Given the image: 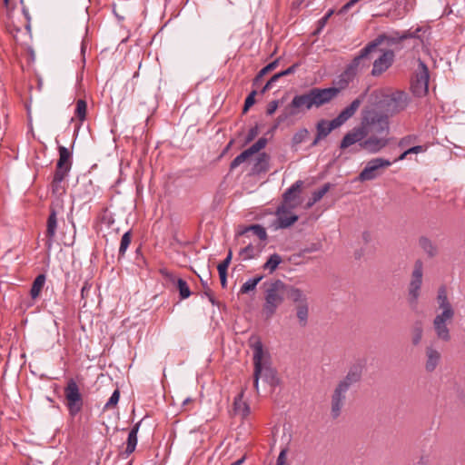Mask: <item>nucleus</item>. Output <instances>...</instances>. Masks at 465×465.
Masks as SVG:
<instances>
[{
    "label": "nucleus",
    "instance_id": "nucleus-1",
    "mask_svg": "<svg viewBox=\"0 0 465 465\" xmlns=\"http://www.w3.org/2000/svg\"><path fill=\"white\" fill-rule=\"evenodd\" d=\"M430 35V28L425 26H418L414 30L409 29L402 32L383 33L367 44L354 58H367L373 52L381 54L379 58H394L395 51L407 45H411L417 53L421 49L424 55L431 56L427 46Z\"/></svg>",
    "mask_w": 465,
    "mask_h": 465
},
{
    "label": "nucleus",
    "instance_id": "nucleus-2",
    "mask_svg": "<svg viewBox=\"0 0 465 465\" xmlns=\"http://www.w3.org/2000/svg\"><path fill=\"white\" fill-rule=\"evenodd\" d=\"M338 94L339 89L335 87H313L303 94L294 95L291 103L277 117V123L273 128H277L279 124L283 123L290 117L295 116L301 113H305L312 107L319 108L330 103Z\"/></svg>",
    "mask_w": 465,
    "mask_h": 465
},
{
    "label": "nucleus",
    "instance_id": "nucleus-3",
    "mask_svg": "<svg viewBox=\"0 0 465 465\" xmlns=\"http://www.w3.org/2000/svg\"><path fill=\"white\" fill-rule=\"evenodd\" d=\"M363 367L361 364L351 365L346 375L338 381L331 394V417L333 420L338 419L347 401V392L352 385L361 381Z\"/></svg>",
    "mask_w": 465,
    "mask_h": 465
},
{
    "label": "nucleus",
    "instance_id": "nucleus-4",
    "mask_svg": "<svg viewBox=\"0 0 465 465\" xmlns=\"http://www.w3.org/2000/svg\"><path fill=\"white\" fill-rule=\"evenodd\" d=\"M264 287V303L262 313L266 320L271 319L277 309L283 303L287 292V284L281 280L266 282Z\"/></svg>",
    "mask_w": 465,
    "mask_h": 465
},
{
    "label": "nucleus",
    "instance_id": "nucleus-5",
    "mask_svg": "<svg viewBox=\"0 0 465 465\" xmlns=\"http://www.w3.org/2000/svg\"><path fill=\"white\" fill-rule=\"evenodd\" d=\"M361 126L366 136L369 134L387 136L389 134L388 116L375 108L365 109L362 112Z\"/></svg>",
    "mask_w": 465,
    "mask_h": 465
},
{
    "label": "nucleus",
    "instance_id": "nucleus-6",
    "mask_svg": "<svg viewBox=\"0 0 465 465\" xmlns=\"http://www.w3.org/2000/svg\"><path fill=\"white\" fill-rule=\"evenodd\" d=\"M423 262L420 259L414 262L407 294V302L411 310H416L419 304L423 282Z\"/></svg>",
    "mask_w": 465,
    "mask_h": 465
},
{
    "label": "nucleus",
    "instance_id": "nucleus-7",
    "mask_svg": "<svg viewBox=\"0 0 465 465\" xmlns=\"http://www.w3.org/2000/svg\"><path fill=\"white\" fill-rule=\"evenodd\" d=\"M65 406L71 418L76 417L83 410L84 399L79 386L74 379H69L64 389Z\"/></svg>",
    "mask_w": 465,
    "mask_h": 465
},
{
    "label": "nucleus",
    "instance_id": "nucleus-8",
    "mask_svg": "<svg viewBox=\"0 0 465 465\" xmlns=\"http://www.w3.org/2000/svg\"><path fill=\"white\" fill-rule=\"evenodd\" d=\"M429 69L422 60H419L418 72L415 78L411 81V89L417 97L427 94L429 90Z\"/></svg>",
    "mask_w": 465,
    "mask_h": 465
},
{
    "label": "nucleus",
    "instance_id": "nucleus-9",
    "mask_svg": "<svg viewBox=\"0 0 465 465\" xmlns=\"http://www.w3.org/2000/svg\"><path fill=\"white\" fill-rule=\"evenodd\" d=\"M392 164V162L384 158L370 160L364 169L360 173L358 179L361 182L371 181L381 174V170Z\"/></svg>",
    "mask_w": 465,
    "mask_h": 465
},
{
    "label": "nucleus",
    "instance_id": "nucleus-10",
    "mask_svg": "<svg viewBox=\"0 0 465 465\" xmlns=\"http://www.w3.org/2000/svg\"><path fill=\"white\" fill-rule=\"evenodd\" d=\"M250 346L253 351V387L259 393V380L262 375L261 357L263 356V345L260 338L252 336L249 340Z\"/></svg>",
    "mask_w": 465,
    "mask_h": 465
},
{
    "label": "nucleus",
    "instance_id": "nucleus-11",
    "mask_svg": "<svg viewBox=\"0 0 465 465\" xmlns=\"http://www.w3.org/2000/svg\"><path fill=\"white\" fill-rule=\"evenodd\" d=\"M455 316L436 314L432 321L433 330L436 337L444 342H449L451 339L449 324H450Z\"/></svg>",
    "mask_w": 465,
    "mask_h": 465
},
{
    "label": "nucleus",
    "instance_id": "nucleus-12",
    "mask_svg": "<svg viewBox=\"0 0 465 465\" xmlns=\"http://www.w3.org/2000/svg\"><path fill=\"white\" fill-rule=\"evenodd\" d=\"M364 64H361V60H352V62L346 67V69L338 76L336 84L339 93L341 90L346 88L348 84L352 82L359 71H361Z\"/></svg>",
    "mask_w": 465,
    "mask_h": 465
},
{
    "label": "nucleus",
    "instance_id": "nucleus-13",
    "mask_svg": "<svg viewBox=\"0 0 465 465\" xmlns=\"http://www.w3.org/2000/svg\"><path fill=\"white\" fill-rule=\"evenodd\" d=\"M275 214L277 219L272 223V226L274 227V229L289 228L299 219L298 215L290 213L286 209L285 204L280 205L277 208Z\"/></svg>",
    "mask_w": 465,
    "mask_h": 465
},
{
    "label": "nucleus",
    "instance_id": "nucleus-14",
    "mask_svg": "<svg viewBox=\"0 0 465 465\" xmlns=\"http://www.w3.org/2000/svg\"><path fill=\"white\" fill-rule=\"evenodd\" d=\"M436 302L440 311L438 314L455 316V309L450 302L448 295V290L445 285H440L437 290Z\"/></svg>",
    "mask_w": 465,
    "mask_h": 465
},
{
    "label": "nucleus",
    "instance_id": "nucleus-15",
    "mask_svg": "<svg viewBox=\"0 0 465 465\" xmlns=\"http://www.w3.org/2000/svg\"><path fill=\"white\" fill-rule=\"evenodd\" d=\"M389 141L384 135L369 134L360 143V147L370 153H376L382 150Z\"/></svg>",
    "mask_w": 465,
    "mask_h": 465
},
{
    "label": "nucleus",
    "instance_id": "nucleus-16",
    "mask_svg": "<svg viewBox=\"0 0 465 465\" xmlns=\"http://www.w3.org/2000/svg\"><path fill=\"white\" fill-rule=\"evenodd\" d=\"M58 153L59 158L56 163L54 173L67 176L73 164V153L63 145L58 146Z\"/></svg>",
    "mask_w": 465,
    "mask_h": 465
},
{
    "label": "nucleus",
    "instance_id": "nucleus-17",
    "mask_svg": "<svg viewBox=\"0 0 465 465\" xmlns=\"http://www.w3.org/2000/svg\"><path fill=\"white\" fill-rule=\"evenodd\" d=\"M261 369L262 375L261 378L263 379L265 382H267L272 389L276 388L280 385L281 380L278 376L277 371L271 366V364L263 361V356L261 357Z\"/></svg>",
    "mask_w": 465,
    "mask_h": 465
},
{
    "label": "nucleus",
    "instance_id": "nucleus-18",
    "mask_svg": "<svg viewBox=\"0 0 465 465\" xmlns=\"http://www.w3.org/2000/svg\"><path fill=\"white\" fill-rule=\"evenodd\" d=\"M388 98V106L391 107V113L404 110L409 104L408 94L403 91L393 92Z\"/></svg>",
    "mask_w": 465,
    "mask_h": 465
},
{
    "label": "nucleus",
    "instance_id": "nucleus-19",
    "mask_svg": "<svg viewBox=\"0 0 465 465\" xmlns=\"http://www.w3.org/2000/svg\"><path fill=\"white\" fill-rule=\"evenodd\" d=\"M440 360V352L432 344L426 346L424 368L427 372H433L439 366Z\"/></svg>",
    "mask_w": 465,
    "mask_h": 465
},
{
    "label": "nucleus",
    "instance_id": "nucleus-20",
    "mask_svg": "<svg viewBox=\"0 0 465 465\" xmlns=\"http://www.w3.org/2000/svg\"><path fill=\"white\" fill-rule=\"evenodd\" d=\"M366 137L367 136L361 125L359 127H355L343 136L340 148L346 149L356 143H359L360 144Z\"/></svg>",
    "mask_w": 465,
    "mask_h": 465
},
{
    "label": "nucleus",
    "instance_id": "nucleus-21",
    "mask_svg": "<svg viewBox=\"0 0 465 465\" xmlns=\"http://www.w3.org/2000/svg\"><path fill=\"white\" fill-rule=\"evenodd\" d=\"M57 210L55 208V205L52 203L50 205V214L47 219V224H46V237L48 247L52 245V242L55 236L56 230H57Z\"/></svg>",
    "mask_w": 465,
    "mask_h": 465
},
{
    "label": "nucleus",
    "instance_id": "nucleus-22",
    "mask_svg": "<svg viewBox=\"0 0 465 465\" xmlns=\"http://www.w3.org/2000/svg\"><path fill=\"white\" fill-rule=\"evenodd\" d=\"M162 272L169 279V281L176 284L181 299L183 300L190 297L192 292L190 291L188 283L183 279H176L172 273L167 272H165L163 271Z\"/></svg>",
    "mask_w": 465,
    "mask_h": 465
},
{
    "label": "nucleus",
    "instance_id": "nucleus-23",
    "mask_svg": "<svg viewBox=\"0 0 465 465\" xmlns=\"http://www.w3.org/2000/svg\"><path fill=\"white\" fill-rule=\"evenodd\" d=\"M249 232H252L254 235H256L262 241H265L267 239L266 230L261 224H252V225L246 226V227L242 228V230H240L237 232V235L248 237Z\"/></svg>",
    "mask_w": 465,
    "mask_h": 465
},
{
    "label": "nucleus",
    "instance_id": "nucleus-24",
    "mask_svg": "<svg viewBox=\"0 0 465 465\" xmlns=\"http://www.w3.org/2000/svg\"><path fill=\"white\" fill-rule=\"evenodd\" d=\"M419 245L429 258L437 256L439 250L435 242L426 236L419 238Z\"/></svg>",
    "mask_w": 465,
    "mask_h": 465
},
{
    "label": "nucleus",
    "instance_id": "nucleus-25",
    "mask_svg": "<svg viewBox=\"0 0 465 465\" xmlns=\"http://www.w3.org/2000/svg\"><path fill=\"white\" fill-rule=\"evenodd\" d=\"M232 257V252L230 250L226 258L221 263H219L217 266V270H218L219 277H220V281H221V285L223 289H225L227 287V270L231 263Z\"/></svg>",
    "mask_w": 465,
    "mask_h": 465
},
{
    "label": "nucleus",
    "instance_id": "nucleus-26",
    "mask_svg": "<svg viewBox=\"0 0 465 465\" xmlns=\"http://www.w3.org/2000/svg\"><path fill=\"white\" fill-rule=\"evenodd\" d=\"M243 394L244 391L242 390L234 399L233 406L235 413L245 418L250 414V406L247 402L242 401Z\"/></svg>",
    "mask_w": 465,
    "mask_h": 465
},
{
    "label": "nucleus",
    "instance_id": "nucleus-27",
    "mask_svg": "<svg viewBox=\"0 0 465 465\" xmlns=\"http://www.w3.org/2000/svg\"><path fill=\"white\" fill-rule=\"evenodd\" d=\"M141 421L137 422L129 431L127 442H126V449L124 450V453L128 456L131 453H133L136 448L137 445V433L140 428Z\"/></svg>",
    "mask_w": 465,
    "mask_h": 465
},
{
    "label": "nucleus",
    "instance_id": "nucleus-28",
    "mask_svg": "<svg viewBox=\"0 0 465 465\" xmlns=\"http://www.w3.org/2000/svg\"><path fill=\"white\" fill-rule=\"evenodd\" d=\"M286 295L297 305L308 302L306 295L299 288L287 285Z\"/></svg>",
    "mask_w": 465,
    "mask_h": 465
},
{
    "label": "nucleus",
    "instance_id": "nucleus-29",
    "mask_svg": "<svg viewBox=\"0 0 465 465\" xmlns=\"http://www.w3.org/2000/svg\"><path fill=\"white\" fill-rule=\"evenodd\" d=\"M411 344L418 346L423 337V324L421 321H416L411 330Z\"/></svg>",
    "mask_w": 465,
    "mask_h": 465
},
{
    "label": "nucleus",
    "instance_id": "nucleus-30",
    "mask_svg": "<svg viewBox=\"0 0 465 465\" xmlns=\"http://www.w3.org/2000/svg\"><path fill=\"white\" fill-rule=\"evenodd\" d=\"M302 186V181L299 180L288 188L282 195L283 204L289 203L291 201L294 200L297 194L301 193Z\"/></svg>",
    "mask_w": 465,
    "mask_h": 465
},
{
    "label": "nucleus",
    "instance_id": "nucleus-31",
    "mask_svg": "<svg viewBox=\"0 0 465 465\" xmlns=\"http://www.w3.org/2000/svg\"><path fill=\"white\" fill-rule=\"evenodd\" d=\"M45 280H46V277L43 273L36 276V278L33 282V284H32V287L30 290V295H31L32 299L35 300L40 295L41 291L45 283Z\"/></svg>",
    "mask_w": 465,
    "mask_h": 465
},
{
    "label": "nucleus",
    "instance_id": "nucleus-32",
    "mask_svg": "<svg viewBox=\"0 0 465 465\" xmlns=\"http://www.w3.org/2000/svg\"><path fill=\"white\" fill-rule=\"evenodd\" d=\"M66 175L60 173H54L53 181L51 183L52 193L55 195H62L65 190L62 186V182L65 179Z\"/></svg>",
    "mask_w": 465,
    "mask_h": 465
},
{
    "label": "nucleus",
    "instance_id": "nucleus-33",
    "mask_svg": "<svg viewBox=\"0 0 465 465\" xmlns=\"http://www.w3.org/2000/svg\"><path fill=\"white\" fill-rule=\"evenodd\" d=\"M393 60H374L371 74L379 76L392 65Z\"/></svg>",
    "mask_w": 465,
    "mask_h": 465
},
{
    "label": "nucleus",
    "instance_id": "nucleus-34",
    "mask_svg": "<svg viewBox=\"0 0 465 465\" xmlns=\"http://www.w3.org/2000/svg\"><path fill=\"white\" fill-rule=\"evenodd\" d=\"M269 167V155L266 153H262L258 155L254 164V172L262 173L266 172Z\"/></svg>",
    "mask_w": 465,
    "mask_h": 465
},
{
    "label": "nucleus",
    "instance_id": "nucleus-35",
    "mask_svg": "<svg viewBox=\"0 0 465 465\" xmlns=\"http://www.w3.org/2000/svg\"><path fill=\"white\" fill-rule=\"evenodd\" d=\"M282 262L281 255L278 253L272 254L267 262L263 264L262 268L265 271H269L270 273L273 272L279 264Z\"/></svg>",
    "mask_w": 465,
    "mask_h": 465
},
{
    "label": "nucleus",
    "instance_id": "nucleus-36",
    "mask_svg": "<svg viewBox=\"0 0 465 465\" xmlns=\"http://www.w3.org/2000/svg\"><path fill=\"white\" fill-rule=\"evenodd\" d=\"M296 315L299 319L300 324L305 326L308 322L309 306L307 303L298 304L296 306Z\"/></svg>",
    "mask_w": 465,
    "mask_h": 465
},
{
    "label": "nucleus",
    "instance_id": "nucleus-37",
    "mask_svg": "<svg viewBox=\"0 0 465 465\" xmlns=\"http://www.w3.org/2000/svg\"><path fill=\"white\" fill-rule=\"evenodd\" d=\"M263 279V275H257L246 281L241 287V293H248L253 291L257 284Z\"/></svg>",
    "mask_w": 465,
    "mask_h": 465
},
{
    "label": "nucleus",
    "instance_id": "nucleus-38",
    "mask_svg": "<svg viewBox=\"0 0 465 465\" xmlns=\"http://www.w3.org/2000/svg\"><path fill=\"white\" fill-rule=\"evenodd\" d=\"M318 139H323L332 131L330 129L329 121L321 120L316 125Z\"/></svg>",
    "mask_w": 465,
    "mask_h": 465
},
{
    "label": "nucleus",
    "instance_id": "nucleus-39",
    "mask_svg": "<svg viewBox=\"0 0 465 465\" xmlns=\"http://www.w3.org/2000/svg\"><path fill=\"white\" fill-rule=\"evenodd\" d=\"M86 112H87V104L84 100L79 99L76 102V108L74 114L75 116L83 122L86 117Z\"/></svg>",
    "mask_w": 465,
    "mask_h": 465
},
{
    "label": "nucleus",
    "instance_id": "nucleus-40",
    "mask_svg": "<svg viewBox=\"0 0 465 465\" xmlns=\"http://www.w3.org/2000/svg\"><path fill=\"white\" fill-rule=\"evenodd\" d=\"M259 251H256L252 242H249L244 248L241 249L239 252L240 256L242 257L243 260L253 259Z\"/></svg>",
    "mask_w": 465,
    "mask_h": 465
},
{
    "label": "nucleus",
    "instance_id": "nucleus-41",
    "mask_svg": "<svg viewBox=\"0 0 465 465\" xmlns=\"http://www.w3.org/2000/svg\"><path fill=\"white\" fill-rule=\"evenodd\" d=\"M132 240V232L128 231L124 233L121 239L120 247H119V257H122L125 254L127 248L129 247Z\"/></svg>",
    "mask_w": 465,
    "mask_h": 465
},
{
    "label": "nucleus",
    "instance_id": "nucleus-42",
    "mask_svg": "<svg viewBox=\"0 0 465 465\" xmlns=\"http://www.w3.org/2000/svg\"><path fill=\"white\" fill-rule=\"evenodd\" d=\"M252 154L249 153V151L246 149L242 153H241L239 155H237L230 164V170H233L240 166L242 163H244L248 158H250Z\"/></svg>",
    "mask_w": 465,
    "mask_h": 465
},
{
    "label": "nucleus",
    "instance_id": "nucleus-43",
    "mask_svg": "<svg viewBox=\"0 0 465 465\" xmlns=\"http://www.w3.org/2000/svg\"><path fill=\"white\" fill-rule=\"evenodd\" d=\"M333 12L334 11L332 9H330L322 18L317 21L316 29L313 33L314 35H319L323 30L328 20L333 15Z\"/></svg>",
    "mask_w": 465,
    "mask_h": 465
},
{
    "label": "nucleus",
    "instance_id": "nucleus-44",
    "mask_svg": "<svg viewBox=\"0 0 465 465\" xmlns=\"http://www.w3.org/2000/svg\"><path fill=\"white\" fill-rule=\"evenodd\" d=\"M278 62L279 60H273L268 65L263 67L253 79V84H257L265 74H267V73L276 68V66L278 65Z\"/></svg>",
    "mask_w": 465,
    "mask_h": 465
},
{
    "label": "nucleus",
    "instance_id": "nucleus-45",
    "mask_svg": "<svg viewBox=\"0 0 465 465\" xmlns=\"http://www.w3.org/2000/svg\"><path fill=\"white\" fill-rule=\"evenodd\" d=\"M331 186L330 183H327L318 190H315L312 194L314 202H319L329 192Z\"/></svg>",
    "mask_w": 465,
    "mask_h": 465
},
{
    "label": "nucleus",
    "instance_id": "nucleus-46",
    "mask_svg": "<svg viewBox=\"0 0 465 465\" xmlns=\"http://www.w3.org/2000/svg\"><path fill=\"white\" fill-rule=\"evenodd\" d=\"M309 132L307 129L303 128L296 132L292 139V143L293 145H298L302 143L308 136Z\"/></svg>",
    "mask_w": 465,
    "mask_h": 465
},
{
    "label": "nucleus",
    "instance_id": "nucleus-47",
    "mask_svg": "<svg viewBox=\"0 0 465 465\" xmlns=\"http://www.w3.org/2000/svg\"><path fill=\"white\" fill-rule=\"evenodd\" d=\"M267 144V139L264 137H261L255 142L252 146H250L247 150L249 153L253 155L258 153L260 150L263 149Z\"/></svg>",
    "mask_w": 465,
    "mask_h": 465
},
{
    "label": "nucleus",
    "instance_id": "nucleus-48",
    "mask_svg": "<svg viewBox=\"0 0 465 465\" xmlns=\"http://www.w3.org/2000/svg\"><path fill=\"white\" fill-rule=\"evenodd\" d=\"M119 398H120V391H119V389H116L113 392L111 397L109 398L108 401L105 403L104 409V410H110V409L114 408L117 405L118 401H119Z\"/></svg>",
    "mask_w": 465,
    "mask_h": 465
},
{
    "label": "nucleus",
    "instance_id": "nucleus-49",
    "mask_svg": "<svg viewBox=\"0 0 465 465\" xmlns=\"http://www.w3.org/2000/svg\"><path fill=\"white\" fill-rule=\"evenodd\" d=\"M257 92L255 90H252L248 96L246 97L244 101V105L242 109V113L245 114L248 112L250 107H252L255 104V95Z\"/></svg>",
    "mask_w": 465,
    "mask_h": 465
},
{
    "label": "nucleus",
    "instance_id": "nucleus-50",
    "mask_svg": "<svg viewBox=\"0 0 465 465\" xmlns=\"http://www.w3.org/2000/svg\"><path fill=\"white\" fill-rule=\"evenodd\" d=\"M203 288L204 289V295L208 297L209 301L212 304H216L215 298L212 292V290L209 288L208 283L203 279L200 278Z\"/></svg>",
    "mask_w": 465,
    "mask_h": 465
},
{
    "label": "nucleus",
    "instance_id": "nucleus-51",
    "mask_svg": "<svg viewBox=\"0 0 465 465\" xmlns=\"http://www.w3.org/2000/svg\"><path fill=\"white\" fill-rule=\"evenodd\" d=\"M345 122H346V120L344 119V117H342L339 114L337 117H335L334 119H332L331 121L329 122L330 129L334 130V129L340 127L341 125H342Z\"/></svg>",
    "mask_w": 465,
    "mask_h": 465
},
{
    "label": "nucleus",
    "instance_id": "nucleus-52",
    "mask_svg": "<svg viewBox=\"0 0 465 465\" xmlns=\"http://www.w3.org/2000/svg\"><path fill=\"white\" fill-rule=\"evenodd\" d=\"M287 453H288V448L287 447L282 449V450L280 451L279 456L277 458L275 465H287V462H286V460H287Z\"/></svg>",
    "mask_w": 465,
    "mask_h": 465
},
{
    "label": "nucleus",
    "instance_id": "nucleus-53",
    "mask_svg": "<svg viewBox=\"0 0 465 465\" xmlns=\"http://www.w3.org/2000/svg\"><path fill=\"white\" fill-rule=\"evenodd\" d=\"M280 104H281V101H279V100L271 101L267 105L266 114L268 115L273 114L276 112V110L278 109Z\"/></svg>",
    "mask_w": 465,
    "mask_h": 465
},
{
    "label": "nucleus",
    "instance_id": "nucleus-54",
    "mask_svg": "<svg viewBox=\"0 0 465 465\" xmlns=\"http://www.w3.org/2000/svg\"><path fill=\"white\" fill-rule=\"evenodd\" d=\"M258 134H259V127H258V124H256L255 126L252 127L249 130L248 134L245 139V143L252 142L258 135Z\"/></svg>",
    "mask_w": 465,
    "mask_h": 465
},
{
    "label": "nucleus",
    "instance_id": "nucleus-55",
    "mask_svg": "<svg viewBox=\"0 0 465 465\" xmlns=\"http://www.w3.org/2000/svg\"><path fill=\"white\" fill-rule=\"evenodd\" d=\"M89 47V43L86 39L83 38L81 41V47H80V54L82 58H85L87 55V50ZM88 55H90V53H88Z\"/></svg>",
    "mask_w": 465,
    "mask_h": 465
},
{
    "label": "nucleus",
    "instance_id": "nucleus-56",
    "mask_svg": "<svg viewBox=\"0 0 465 465\" xmlns=\"http://www.w3.org/2000/svg\"><path fill=\"white\" fill-rule=\"evenodd\" d=\"M363 99H364V94H361L351 103L350 106L354 111V113L358 110V108L363 102Z\"/></svg>",
    "mask_w": 465,
    "mask_h": 465
},
{
    "label": "nucleus",
    "instance_id": "nucleus-57",
    "mask_svg": "<svg viewBox=\"0 0 465 465\" xmlns=\"http://www.w3.org/2000/svg\"><path fill=\"white\" fill-rule=\"evenodd\" d=\"M354 111L351 108L350 105H348L347 107H345L341 113L340 114L344 117V119L347 121L348 119H350L353 114H354Z\"/></svg>",
    "mask_w": 465,
    "mask_h": 465
},
{
    "label": "nucleus",
    "instance_id": "nucleus-58",
    "mask_svg": "<svg viewBox=\"0 0 465 465\" xmlns=\"http://www.w3.org/2000/svg\"><path fill=\"white\" fill-rule=\"evenodd\" d=\"M360 0H350L347 2L338 12V14H345L350 8H351Z\"/></svg>",
    "mask_w": 465,
    "mask_h": 465
},
{
    "label": "nucleus",
    "instance_id": "nucleus-59",
    "mask_svg": "<svg viewBox=\"0 0 465 465\" xmlns=\"http://www.w3.org/2000/svg\"><path fill=\"white\" fill-rule=\"evenodd\" d=\"M414 139H415L414 136L407 135L401 139V141L399 143V146H401V147L406 146L409 143H411L412 142V140H414Z\"/></svg>",
    "mask_w": 465,
    "mask_h": 465
},
{
    "label": "nucleus",
    "instance_id": "nucleus-60",
    "mask_svg": "<svg viewBox=\"0 0 465 465\" xmlns=\"http://www.w3.org/2000/svg\"><path fill=\"white\" fill-rule=\"evenodd\" d=\"M299 66V63H296L292 64V66L288 67L286 70H283L281 73L282 76H285L288 74H291L295 72V69Z\"/></svg>",
    "mask_w": 465,
    "mask_h": 465
},
{
    "label": "nucleus",
    "instance_id": "nucleus-61",
    "mask_svg": "<svg viewBox=\"0 0 465 465\" xmlns=\"http://www.w3.org/2000/svg\"><path fill=\"white\" fill-rule=\"evenodd\" d=\"M423 151H424V148L421 145H416V146H412V147L407 149V153H419Z\"/></svg>",
    "mask_w": 465,
    "mask_h": 465
},
{
    "label": "nucleus",
    "instance_id": "nucleus-62",
    "mask_svg": "<svg viewBox=\"0 0 465 465\" xmlns=\"http://www.w3.org/2000/svg\"><path fill=\"white\" fill-rule=\"evenodd\" d=\"M321 248V244L319 243H312L309 248H306L303 250L304 252H317Z\"/></svg>",
    "mask_w": 465,
    "mask_h": 465
},
{
    "label": "nucleus",
    "instance_id": "nucleus-63",
    "mask_svg": "<svg viewBox=\"0 0 465 465\" xmlns=\"http://www.w3.org/2000/svg\"><path fill=\"white\" fill-rule=\"evenodd\" d=\"M90 290V285H88V283H84V285L82 287L81 289V295L82 297L84 298L85 293L88 292Z\"/></svg>",
    "mask_w": 465,
    "mask_h": 465
},
{
    "label": "nucleus",
    "instance_id": "nucleus-64",
    "mask_svg": "<svg viewBox=\"0 0 465 465\" xmlns=\"http://www.w3.org/2000/svg\"><path fill=\"white\" fill-rule=\"evenodd\" d=\"M272 84L268 81L265 85L262 88L261 94H264L266 91H268L272 87Z\"/></svg>",
    "mask_w": 465,
    "mask_h": 465
}]
</instances>
